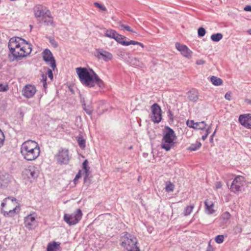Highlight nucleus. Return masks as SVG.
Listing matches in <instances>:
<instances>
[{
	"mask_svg": "<svg viewBox=\"0 0 251 251\" xmlns=\"http://www.w3.org/2000/svg\"><path fill=\"white\" fill-rule=\"evenodd\" d=\"M187 122H189V125H194L195 126V123H194V121L193 120H191L190 121H188Z\"/></svg>",
	"mask_w": 251,
	"mask_h": 251,
	"instance_id": "58",
	"label": "nucleus"
},
{
	"mask_svg": "<svg viewBox=\"0 0 251 251\" xmlns=\"http://www.w3.org/2000/svg\"><path fill=\"white\" fill-rule=\"evenodd\" d=\"M216 131V130H215V131H214V132L212 133V134L211 135V136H212V137H213L214 136L215 134Z\"/></svg>",
	"mask_w": 251,
	"mask_h": 251,
	"instance_id": "62",
	"label": "nucleus"
},
{
	"mask_svg": "<svg viewBox=\"0 0 251 251\" xmlns=\"http://www.w3.org/2000/svg\"><path fill=\"white\" fill-rule=\"evenodd\" d=\"M97 57L100 59H103L105 61H108L112 59V54L102 49H98L97 50Z\"/></svg>",
	"mask_w": 251,
	"mask_h": 251,
	"instance_id": "17",
	"label": "nucleus"
},
{
	"mask_svg": "<svg viewBox=\"0 0 251 251\" xmlns=\"http://www.w3.org/2000/svg\"><path fill=\"white\" fill-rule=\"evenodd\" d=\"M25 174L29 179H35L38 176V171L34 167H29L25 170Z\"/></svg>",
	"mask_w": 251,
	"mask_h": 251,
	"instance_id": "19",
	"label": "nucleus"
},
{
	"mask_svg": "<svg viewBox=\"0 0 251 251\" xmlns=\"http://www.w3.org/2000/svg\"><path fill=\"white\" fill-rule=\"evenodd\" d=\"M77 141L80 148L84 149L86 147V141L81 135L77 137Z\"/></svg>",
	"mask_w": 251,
	"mask_h": 251,
	"instance_id": "33",
	"label": "nucleus"
},
{
	"mask_svg": "<svg viewBox=\"0 0 251 251\" xmlns=\"http://www.w3.org/2000/svg\"><path fill=\"white\" fill-rule=\"evenodd\" d=\"M244 10L246 12H251V5H247L244 7Z\"/></svg>",
	"mask_w": 251,
	"mask_h": 251,
	"instance_id": "52",
	"label": "nucleus"
},
{
	"mask_svg": "<svg viewBox=\"0 0 251 251\" xmlns=\"http://www.w3.org/2000/svg\"><path fill=\"white\" fill-rule=\"evenodd\" d=\"M210 80L212 83L215 86H219L223 83V80L221 78L215 76H212Z\"/></svg>",
	"mask_w": 251,
	"mask_h": 251,
	"instance_id": "30",
	"label": "nucleus"
},
{
	"mask_svg": "<svg viewBox=\"0 0 251 251\" xmlns=\"http://www.w3.org/2000/svg\"><path fill=\"white\" fill-rule=\"evenodd\" d=\"M209 141H210V142H211V143L213 142V137L210 136Z\"/></svg>",
	"mask_w": 251,
	"mask_h": 251,
	"instance_id": "60",
	"label": "nucleus"
},
{
	"mask_svg": "<svg viewBox=\"0 0 251 251\" xmlns=\"http://www.w3.org/2000/svg\"><path fill=\"white\" fill-rule=\"evenodd\" d=\"M205 33L206 30L203 27H201L198 28V35L199 37H202L205 35Z\"/></svg>",
	"mask_w": 251,
	"mask_h": 251,
	"instance_id": "40",
	"label": "nucleus"
},
{
	"mask_svg": "<svg viewBox=\"0 0 251 251\" xmlns=\"http://www.w3.org/2000/svg\"><path fill=\"white\" fill-rule=\"evenodd\" d=\"M42 80H43V86L45 88H46L47 84V75L42 74Z\"/></svg>",
	"mask_w": 251,
	"mask_h": 251,
	"instance_id": "47",
	"label": "nucleus"
},
{
	"mask_svg": "<svg viewBox=\"0 0 251 251\" xmlns=\"http://www.w3.org/2000/svg\"><path fill=\"white\" fill-rule=\"evenodd\" d=\"M175 188V185L171 182L168 181L166 183L165 191L167 192H173Z\"/></svg>",
	"mask_w": 251,
	"mask_h": 251,
	"instance_id": "36",
	"label": "nucleus"
},
{
	"mask_svg": "<svg viewBox=\"0 0 251 251\" xmlns=\"http://www.w3.org/2000/svg\"><path fill=\"white\" fill-rule=\"evenodd\" d=\"M121 26L122 28H124L125 29H126V30L128 31H129V32H133V33H136L135 31H134L128 25H121Z\"/></svg>",
	"mask_w": 251,
	"mask_h": 251,
	"instance_id": "46",
	"label": "nucleus"
},
{
	"mask_svg": "<svg viewBox=\"0 0 251 251\" xmlns=\"http://www.w3.org/2000/svg\"><path fill=\"white\" fill-rule=\"evenodd\" d=\"M25 40L21 37H13L10 39L8 47L9 52H15V49L20 48L21 45H23Z\"/></svg>",
	"mask_w": 251,
	"mask_h": 251,
	"instance_id": "10",
	"label": "nucleus"
},
{
	"mask_svg": "<svg viewBox=\"0 0 251 251\" xmlns=\"http://www.w3.org/2000/svg\"><path fill=\"white\" fill-rule=\"evenodd\" d=\"M225 98L226 100H230L231 99V93L230 92H227L225 95Z\"/></svg>",
	"mask_w": 251,
	"mask_h": 251,
	"instance_id": "50",
	"label": "nucleus"
},
{
	"mask_svg": "<svg viewBox=\"0 0 251 251\" xmlns=\"http://www.w3.org/2000/svg\"><path fill=\"white\" fill-rule=\"evenodd\" d=\"M82 213L80 209H77L71 214H65L64 220L70 226L77 224L81 219Z\"/></svg>",
	"mask_w": 251,
	"mask_h": 251,
	"instance_id": "6",
	"label": "nucleus"
},
{
	"mask_svg": "<svg viewBox=\"0 0 251 251\" xmlns=\"http://www.w3.org/2000/svg\"><path fill=\"white\" fill-rule=\"evenodd\" d=\"M90 174V171H85L84 173V183L87 185H89L91 183V180L89 177Z\"/></svg>",
	"mask_w": 251,
	"mask_h": 251,
	"instance_id": "31",
	"label": "nucleus"
},
{
	"mask_svg": "<svg viewBox=\"0 0 251 251\" xmlns=\"http://www.w3.org/2000/svg\"><path fill=\"white\" fill-rule=\"evenodd\" d=\"M71 156L68 149L61 148L55 155L57 162L60 165H66L69 163Z\"/></svg>",
	"mask_w": 251,
	"mask_h": 251,
	"instance_id": "7",
	"label": "nucleus"
},
{
	"mask_svg": "<svg viewBox=\"0 0 251 251\" xmlns=\"http://www.w3.org/2000/svg\"><path fill=\"white\" fill-rule=\"evenodd\" d=\"M245 182V177L241 176H238L232 181L230 190L234 193H238L241 191L242 188L244 186Z\"/></svg>",
	"mask_w": 251,
	"mask_h": 251,
	"instance_id": "8",
	"label": "nucleus"
},
{
	"mask_svg": "<svg viewBox=\"0 0 251 251\" xmlns=\"http://www.w3.org/2000/svg\"><path fill=\"white\" fill-rule=\"evenodd\" d=\"M8 89L9 87L7 83H0V92H6Z\"/></svg>",
	"mask_w": 251,
	"mask_h": 251,
	"instance_id": "42",
	"label": "nucleus"
},
{
	"mask_svg": "<svg viewBox=\"0 0 251 251\" xmlns=\"http://www.w3.org/2000/svg\"><path fill=\"white\" fill-rule=\"evenodd\" d=\"M207 136L208 135L205 133L204 135L202 136L201 139L203 141L205 140L207 138Z\"/></svg>",
	"mask_w": 251,
	"mask_h": 251,
	"instance_id": "57",
	"label": "nucleus"
},
{
	"mask_svg": "<svg viewBox=\"0 0 251 251\" xmlns=\"http://www.w3.org/2000/svg\"><path fill=\"white\" fill-rule=\"evenodd\" d=\"M210 126H209L206 130L205 134H206L207 135L210 133Z\"/></svg>",
	"mask_w": 251,
	"mask_h": 251,
	"instance_id": "56",
	"label": "nucleus"
},
{
	"mask_svg": "<svg viewBox=\"0 0 251 251\" xmlns=\"http://www.w3.org/2000/svg\"><path fill=\"white\" fill-rule=\"evenodd\" d=\"M46 38L49 40V42L54 48H56L58 47V43L56 42L54 37L46 36Z\"/></svg>",
	"mask_w": 251,
	"mask_h": 251,
	"instance_id": "35",
	"label": "nucleus"
},
{
	"mask_svg": "<svg viewBox=\"0 0 251 251\" xmlns=\"http://www.w3.org/2000/svg\"><path fill=\"white\" fill-rule=\"evenodd\" d=\"M133 149V146H130V147H128V149L129 150H131Z\"/></svg>",
	"mask_w": 251,
	"mask_h": 251,
	"instance_id": "64",
	"label": "nucleus"
},
{
	"mask_svg": "<svg viewBox=\"0 0 251 251\" xmlns=\"http://www.w3.org/2000/svg\"><path fill=\"white\" fill-rule=\"evenodd\" d=\"M151 119L154 123H159L162 119L161 109L160 106L156 103L153 104L151 106Z\"/></svg>",
	"mask_w": 251,
	"mask_h": 251,
	"instance_id": "9",
	"label": "nucleus"
},
{
	"mask_svg": "<svg viewBox=\"0 0 251 251\" xmlns=\"http://www.w3.org/2000/svg\"><path fill=\"white\" fill-rule=\"evenodd\" d=\"M239 121L246 128L251 129V114L240 115Z\"/></svg>",
	"mask_w": 251,
	"mask_h": 251,
	"instance_id": "16",
	"label": "nucleus"
},
{
	"mask_svg": "<svg viewBox=\"0 0 251 251\" xmlns=\"http://www.w3.org/2000/svg\"><path fill=\"white\" fill-rule=\"evenodd\" d=\"M194 205H190L186 206L184 210V215L185 216H188L190 215V213L192 212L194 208Z\"/></svg>",
	"mask_w": 251,
	"mask_h": 251,
	"instance_id": "37",
	"label": "nucleus"
},
{
	"mask_svg": "<svg viewBox=\"0 0 251 251\" xmlns=\"http://www.w3.org/2000/svg\"><path fill=\"white\" fill-rule=\"evenodd\" d=\"M205 211L208 215H211L215 213V210L214 209V203L209 200H206L204 201Z\"/></svg>",
	"mask_w": 251,
	"mask_h": 251,
	"instance_id": "20",
	"label": "nucleus"
},
{
	"mask_svg": "<svg viewBox=\"0 0 251 251\" xmlns=\"http://www.w3.org/2000/svg\"><path fill=\"white\" fill-rule=\"evenodd\" d=\"M216 189L221 188L222 187V184L221 182H217L215 184Z\"/></svg>",
	"mask_w": 251,
	"mask_h": 251,
	"instance_id": "55",
	"label": "nucleus"
},
{
	"mask_svg": "<svg viewBox=\"0 0 251 251\" xmlns=\"http://www.w3.org/2000/svg\"><path fill=\"white\" fill-rule=\"evenodd\" d=\"M9 181V175L6 173L0 172V188L6 186Z\"/></svg>",
	"mask_w": 251,
	"mask_h": 251,
	"instance_id": "22",
	"label": "nucleus"
},
{
	"mask_svg": "<svg viewBox=\"0 0 251 251\" xmlns=\"http://www.w3.org/2000/svg\"><path fill=\"white\" fill-rule=\"evenodd\" d=\"M206 251H214V249L212 247V246L210 245V242L208 244Z\"/></svg>",
	"mask_w": 251,
	"mask_h": 251,
	"instance_id": "54",
	"label": "nucleus"
},
{
	"mask_svg": "<svg viewBox=\"0 0 251 251\" xmlns=\"http://www.w3.org/2000/svg\"><path fill=\"white\" fill-rule=\"evenodd\" d=\"M187 125L190 127H192L195 129H199L201 130L205 129L206 126V124L204 121L195 123V126L189 125V122H187Z\"/></svg>",
	"mask_w": 251,
	"mask_h": 251,
	"instance_id": "25",
	"label": "nucleus"
},
{
	"mask_svg": "<svg viewBox=\"0 0 251 251\" xmlns=\"http://www.w3.org/2000/svg\"><path fill=\"white\" fill-rule=\"evenodd\" d=\"M230 216L228 212H225L222 215V218L225 222H226L230 219Z\"/></svg>",
	"mask_w": 251,
	"mask_h": 251,
	"instance_id": "41",
	"label": "nucleus"
},
{
	"mask_svg": "<svg viewBox=\"0 0 251 251\" xmlns=\"http://www.w3.org/2000/svg\"><path fill=\"white\" fill-rule=\"evenodd\" d=\"M127 38L122 35H121L119 33H117V35L114 38V40H115L118 43L125 46H127L130 45H139L142 48H144V45L142 43L134 41V40H130L129 41H125Z\"/></svg>",
	"mask_w": 251,
	"mask_h": 251,
	"instance_id": "12",
	"label": "nucleus"
},
{
	"mask_svg": "<svg viewBox=\"0 0 251 251\" xmlns=\"http://www.w3.org/2000/svg\"><path fill=\"white\" fill-rule=\"evenodd\" d=\"M168 116L169 117V119L170 120H171L172 121H173L174 120V115L172 113V112H171V111L170 110H168Z\"/></svg>",
	"mask_w": 251,
	"mask_h": 251,
	"instance_id": "53",
	"label": "nucleus"
},
{
	"mask_svg": "<svg viewBox=\"0 0 251 251\" xmlns=\"http://www.w3.org/2000/svg\"><path fill=\"white\" fill-rule=\"evenodd\" d=\"M175 46L176 49L181 52L183 56L188 58H191L192 51L186 45L176 42Z\"/></svg>",
	"mask_w": 251,
	"mask_h": 251,
	"instance_id": "14",
	"label": "nucleus"
},
{
	"mask_svg": "<svg viewBox=\"0 0 251 251\" xmlns=\"http://www.w3.org/2000/svg\"><path fill=\"white\" fill-rule=\"evenodd\" d=\"M35 222V218L32 215H29L25 218V225L26 227L31 229Z\"/></svg>",
	"mask_w": 251,
	"mask_h": 251,
	"instance_id": "21",
	"label": "nucleus"
},
{
	"mask_svg": "<svg viewBox=\"0 0 251 251\" xmlns=\"http://www.w3.org/2000/svg\"><path fill=\"white\" fill-rule=\"evenodd\" d=\"M80 102L82 105V109L85 112L89 115H91L94 111L93 107L92 106L91 101H86L84 98L80 99Z\"/></svg>",
	"mask_w": 251,
	"mask_h": 251,
	"instance_id": "18",
	"label": "nucleus"
},
{
	"mask_svg": "<svg viewBox=\"0 0 251 251\" xmlns=\"http://www.w3.org/2000/svg\"><path fill=\"white\" fill-rule=\"evenodd\" d=\"M94 4L95 6L97 7L103 11H106L107 10L106 8L104 6L98 2H95Z\"/></svg>",
	"mask_w": 251,
	"mask_h": 251,
	"instance_id": "44",
	"label": "nucleus"
},
{
	"mask_svg": "<svg viewBox=\"0 0 251 251\" xmlns=\"http://www.w3.org/2000/svg\"><path fill=\"white\" fill-rule=\"evenodd\" d=\"M35 16L38 19V20L40 21V19L43 17L49 14L50 11L47 8L42 5L37 4L33 8Z\"/></svg>",
	"mask_w": 251,
	"mask_h": 251,
	"instance_id": "13",
	"label": "nucleus"
},
{
	"mask_svg": "<svg viewBox=\"0 0 251 251\" xmlns=\"http://www.w3.org/2000/svg\"><path fill=\"white\" fill-rule=\"evenodd\" d=\"M117 33H118L116 30L112 29H108L106 30V32L105 33L104 36L114 39V38L117 35Z\"/></svg>",
	"mask_w": 251,
	"mask_h": 251,
	"instance_id": "28",
	"label": "nucleus"
},
{
	"mask_svg": "<svg viewBox=\"0 0 251 251\" xmlns=\"http://www.w3.org/2000/svg\"><path fill=\"white\" fill-rule=\"evenodd\" d=\"M17 209H20L19 207L16 206L15 208H14L12 210H9L8 212L4 211V215L5 216L7 215L8 217H13L15 215L17 214L19 211H17Z\"/></svg>",
	"mask_w": 251,
	"mask_h": 251,
	"instance_id": "34",
	"label": "nucleus"
},
{
	"mask_svg": "<svg viewBox=\"0 0 251 251\" xmlns=\"http://www.w3.org/2000/svg\"><path fill=\"white\" fill-rule=\"evenodd\" d=\"M242 231V227L241 225H237L233 228V232L234 234H237L241 233Z\"/></svg>",
	"mask_w": 251,
	"mask_h": 251,
	"instance_id": "39",
	"label": "nucleus"
},
{
	"mask_svg": "<svg viewBox=\"0 0 251 251\" xmlns=\"http://www.w3.org/2000/svg\"><path fill=\"white\" fill-rule=\"evenodd\" d=\"M128 62L130 65L134 67H142L143 66V63L137 58H129Z\"/></svg>",
	"mask_w": 251,
	"mask_h": 251,
	"instance_id": "27",
	"label": "nucleus"
},
{
	"mask_svg": "<svg viewBox=\"0 0 251 251\" xmlns=\"http://www.w3.org/2000/svg\"><path fill=\"white\" fill-rule=\"evenodd\" d=\"M47 74H48V77L50 78V79L51 80H52L53 79V77L52 70L50 69H48V71H47Z\"/></svg>",
	"mask_w": 251,
	"mask_h": 251,
	"instance_id": "48",
	"label": "nucleus"
},
{
	"mask_svg": "<svg viewBox=\"0 0 251 251\" xmlns=\"http://www.w3.org/2000/svg\"><path fill=\"white\" fill-rule=\"evenodd\" d=\"M81 170H79L78 171V172L77 173V174L76 175L74 179V181L75 183L76 182V181L81 177Z\"/></svg>",
	"mask_w": 251,
	"mask_h": 251,
	"instance_id": "49",
	"label": "nucleus"
},
{
	"mask_svg": "<svg viewBox=\"0 0 251 251\" xmlns=\"http://www.w3.org/2000/svg\"><path fill=\"white\" fill-rule=\"evenodd\" d=\"M40 20L47 25H52L53 24V18L51 16L50 12L49 14H47V15H46L41 18Z\"/></svg>",
	"mask_w": 251,
	"mask_h": 251,
	"instance_id": "26",
	"label": "nucleus"
},
{
	"mask_svg": "<svg viewBox=\"0 0 251 251\" xmlns=\"http://www.w3.org/2000/svg\"><path fill=\"white\" fill-rule=\"evenodd\" d=\"M205 63V61L203 59H198L196 61V64L198 65H203Z\"/></svg>",
	"mask_w": 251,
	"mask_h": 251,
	"instance_id": "51",
	"label": "nucleus"
},
{
	"mask_svg": "<svg viewBox=\"0 0 251 251\" xmlns=\"http://www.w3.org/2000/svg\"><path fill=\"white\" fill-rule=\"evenodd\" d=\"M201 146V144L199 141H196L194 144H192L188 148L187 150L191 151H195L198 150Z\"/></svg>",
	"mask_w": 251,
	"mask_h": 251,
	"instance_id": "29",
	"label": "nucleus"
},
{
	"mask_svg": "<svg viewBox=\"0 0 251 251\" xmlns=\"http://www.w3.org/2000/svg\"><path fill=\"white\" fill-rule=\"evenodd\" d=\"M163 134L161 147L165 151H169L175 145L176 136L174 130L168 126L164 127Z\"/></svg>",
	"mask_w": 251,
	"mask_h": 251,
	"instance_id": "3",
	"label": "nucleus"
},
{
	"mask_svg": "<svg viewBox=\"0 0 251 251\" xmlns=\"http://www.w3.org/2000/svg\"><path fill=\"white\" fill-rule=\"evenodd\" d=\"M223 37V35L221 33H217L215 34H213L211 36V39L213 42H218L220 41Z\"/></svg>",
	"mask_w": 251,
	"mask_h": 251,
	"instance_id": "32",
	"label": "nucleus"
},
{
	"mask_svg": "<svg viewBox=\"0 0 251 251\" xmlns=\"http://www.w3.org/2000/svg\"><path fill=\"white\" fill-rule=\"evenodd\" d=\"M36 92V87L30 84L25 85L22 91L23 96L26 98H30L33 97Z\"/></svg>",
	"mask_w": 251,
	"mask_h": 251,
	"instance_id": "15",
	"label": "nucleus"
},
{
	"mask_svg": "<svg viewBox=\"0 0 251 251\" xmlns=\"http://www.w3.org/2000/svg\"><path fill=\"white\" fill-rule=\"evenodd\" d=\"M188 98L190 101L193 102H196L199 99V95L198 91L195 89L188 92Z\"/></svg>",
	"mask_w": 251,
	"mask_h": 251,
	"instance_id": "23",
	"label": "nucleus"
},
{
	"mask_svg": "<svg viewBox=\"0 0 251 251\" xmlns=\"http://www.w3.org/2000/svg\"><path fill=\"white\" fill-rule=\"evenodd\" d=\"M42 56L44 61L49 63L52 70H54L56 67V61L50 50L46 49L42 52Z\"/></svg>",
	"mask_w": 251,
	"mask_h": 251,
	"instance_id": "11",
	"label": "nucleus"
},
{
	"mask_svg": "<svg viewBox=\"0 0 251 251\" xmlns=\"http://www.w3.org/2000/svg\"><path fill=\"white\" fill-rule=\"evenodd\" d=\"M121 245L127 251H140L137 246L138 241L135 236L127 232H124L121 237Z\"/></svg>",
	"mask_w": 251,
	"mask_h": 251,
	"instance_id": "4",
	"label": "nucleus"
},
{
	"mask_svg": "<svg viewBox=\"0 0 251 251\" xmlns=\"http://www.w3.org/2000/svg\"><path fill=\"white\" fill-rule=\"evenodd\" d=\"M76 72L80 82L84 86L88 88H93L96 85L100 88L104 87V82L92 69L78 67L76 68Z\"/></svg>",
	"mask_w": 251,
	"mask_h": 251,
	"instance_id": "1",
	"label": "nucleus"
},
{
	"mask_svg": "<svg viewBox=\"0 0 251 251\" xmlns=\"http://www.w3.org/2000/svg\"><path fill=\"white\" fill-rule=\"evenodd\" d=\"M82 169L84 171H90V167L88 165V161L85 159L82 163Z\"/></svg>",
	"mask_w": 251,
	"mask_h": 251,
	"instance_id": "38",
	"label": "nucleus"
},
{
	"mask_svg": "<svg viewBox=\"0 0 251 251\" xmlns=\"http://www.w3.org/2000/svg\"><path fill=\"white\" fill-rule=\"evenodd\" d=\"M224 240V236L223 235H218L216 236L215 240L218 244H221L223 242Z\"/></svg>",
	"mask_w": 251,
	"mask_h": 251,
	"instance_id": "43",
	"label": "nucleus"
},
{
	"mask_svg": "<svg viewBox=\"0 0 251 251\" xmlns=\"http://www.w3.org/2000/svg\"><path fill=\"white\" fill-rule=\"evenodd\" d=\"M5 205V203H4V202H2L1 204V206L3 207L4 206V205Z\"/></svg>",
	"mask_w": 251,
	"mask_h": 251,
	"instance_id": "63",
	"label": "nucleus"
},
{
	"mask_svg": "<svg viewBox=\"0 0 251 251\" xmlns=\"http://www.w3.org/2000/svg\"><path fill=\"white\" fill-rule=\"evenodd\" d=\"M248 33L251 35V29H249L248 31H247Z\"/></svg>",
	"mask_w": 251,
	"mask_h": 251,
	"instance_id": "61",
	"label": "nucleus"
},
{
	"mask_svg": "<svg viewBox=\"0 0 251 251\" xmlns=\"http://www.w3.org/2000/svg\"><path fill=\"white\" fill-rule=\"evenodd\" d=\"M60 249V243L53 241L48 245L47 251H57Z\"/></svg>",
	"mask_w": 251,
	"mask_h": 251,
	"instance_id": "24",
	"label": "nucleus"
},
{
	"mask_svg": "<svg viewBox=\"0 0 251 251\" xmlns=\"http://www.w3.org/2000/svg\"><path fill=\"white\" fill-rule=\"evenodd\" d=\"M245 101L248 103V104L251 105V100L249 99H246L245 100Z\"/></svg>",
	"mask_w": 251,
	"mask_h": 251,
	"instance_id": "59",
	"label": "nucleus"
},
{
	"mask_svg": "<svg viewBox=\"0 0 251 251\" xmlns=\"http://www.w3.org/2000/svg\"><path fill=\"white\" fill-rule=\"evenodd\" d=\"M31 50V44L25 41L23 43V45L20 46V48L15 49V52H10V53L13 57V60L18 61L29 55Z\"/></svg>",
	"mask_w": 251,
	"mask_h": 251,
	"instance_id": "5",
	"label": "nucleus"
},
{
	"mask_svg": "<svg viewBox=\"0 0 251 251\" xmlns=\"http://www.w3.org/2000/svg\"><path fill=\"white\" fill-rule=\"evenodd\" d=\"M5 137L3 133L0 129V148L3 145Z\"/></svg>",
	"mask_w": 251,
	"mask_h": 251,
	"instance_id": "45",
	"label": "nucleus"
},
{
	"mask_svg": "<svg viewBox=\"0 0 251 251\" xmlns=\"http://www.w3.org/2000/svg\"><path fill=\"white\" fill-rule=\"evenodd\" d=\"M20 153L23 158L31 161L36 159L40 153L39 144L35 141L28 140L21 146Z\"/></svg>",
	"mask_w": 251,
	"mask_h": 251,
	"instance_id": "2",
	"label": "nucleus"
}]
</instances>
